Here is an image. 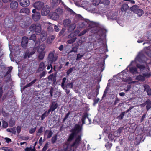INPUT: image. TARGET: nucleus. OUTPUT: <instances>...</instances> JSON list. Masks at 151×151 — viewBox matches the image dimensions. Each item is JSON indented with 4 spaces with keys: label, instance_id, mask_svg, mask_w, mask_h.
I'll use <instances>...</instances> for the list:
<instances>
[{
    "label": "nucleus",
    "instance_id": "f257e3e1",
    "mask_svg": "<svg viewBox=\"0 0 151 151\" xmlns=\"http://www.w3.org/2000/svg\"><path fill=\"white\" fill-rule=\"evenodd\" d=\"M81 126L78 124H76L74 127V128L72 130V134L70 135L68 140L70 141L72 140L74 138V137H77L76 140L74 143L70 146L66 145V148L68 147V150L70 151H73L74 150V149L73 147L76 148H77L79 146L80 144V142L81 140Z\"/></svg>",
    "mask_w": 151,
    "mask_h": 151
},
{
    "label": "nucleus",
    "instance_id": "f03ea898",
    "mask_svg": "<svg viewBox=\"0 0 151 151\" xmlns=\"http://www.w3.org/2000/svg\"><path fill=\"white\" fill-rule=\"evenodd\" d=\"M45 47V45L43 44L40 45L38 48L37 51L39 54L38 58L40 60H42L44 58L45 53V52L44 51Z\"/></svg>",
    "mask_w": 151,
    "mask_h": 151
},
{
    "label": "nucleus",
    "instance_id": "7ed1b4c3",
    "mask_svg": "<svg viewBox=\"0 0 151 151\" xmlns=\"http://www.w3.org/2000/svg\"><path fill=\"white\" fill-rule=\"evenodd\" d=\"M63 25L65 27H69V30L71 31L74 29L76 28V25L74 23L71 24L70 20L69 19H65L63 22Z\"/></svg>",
    "mask_w": 151,
    "mask_h": 151
},
{
    "label": "nucleus",
    "instance_id": "20e7f679",
    "mask_svg": "<svg viewBox=\"0 0 151 151\" xmlns=\"http://www.w3.org/2000/svg\"><path fill=\"white\" fill-rule=\"evenodd\" d=\"M29 30L31 31L35 32L37 34L40 33L41 31L40 24H32L30 27Z\"/></svg>",
    "mask_w": 151,
    "mask_h": 151
},
{
    "label": "nucleus",
    "instance_id": "39448f33",
    "mask_svg": "<svg viewBox=\"0 0 151 151\" xmlns=\"http://www.w3.org/2000/svg\"><path fill=\"white\" fill-rule=\"evenodd\" d=\"M56 11L57 13H51L49 15L50 18L52 19L56 20L58 19L59 18V15L62 14L63 12L62 10L60 9H57Z\"/></svg>",
    "mask_w": 151,
    "mask_h": 151
},
{
    "label": "nucleus",
    "instance_id": "423d86ee",
    "mask_svg": "<svg viewBox=\"0 0 151 151\" xmlns=\"http://www.w3.org/2000/svg\"><path fill=\"white\" fill-rule=\"evenodd\" d=\"M78 32H74L71 33L68 36V38H71L68 40L67 41L68 44H70L74 42L76 39V37H75L77 35Z\"/></svg>",
    "mask_w": 151,
    "mask_h": 151
},
{
    "label": "nucleus",
    "instance_id": "0eeeda50",
    "mask_svg": "<svg viewBox=\"0 0 151 151\" xmlns=\"http://www.w3.org/2000/svg\"><path fill=\"white\" fill-rule=\"evenodd\" d=\"M132 9L133 12L139 16H141L144 13L143 10L139 9V7L137 5L133 6Z\"/></svg>",
    "mask_w": 151,
    "mask_h": 151
},
{
    "label": "nucleus",
    "instance_id": "6e6552de",
    "mask_svg": "<svg viewBox=\"0 0 151 151\" xmlns=\"http://www.w3.org/2000/svg\"><path fill=\"white\" fill-rule=\"evenodd\" d=\"M33 13L32 15L33 19L35 21H38L40 18V15L39 12H36L35 9H33L32 11Z\"/></svg>",
    "mask_w": 151,
    "mask_h": 151
},
{
    "label": "nucleus",
    "instance_id": "1a4fd4ad",
    "mask_svg": "<svg viewBox=\"0 0 151 151\" xmlns=\"http://www.w3.org/2000/svg\"><path fill=\"white\" fill-rule=\"evenodd\" d=\"M50 12V8L49 6H44L42 10L41 14L42 16H46Z\"/></svg>",
    "mask_w": 151,
    "mask_h": 151
},
{
    "label": "nucleus",
    "instance_id": "9d476101",
    "mask_svg": "<svg viewBox=\"0 0 151 151\" xmlns=\"http://www.w3.org/2000/svg\"><path fill=\"white\" fill-rule=\"evenodd\" d=\"M44 6V3L40 1L35 2L33 4V6L37 10H40Z\"/></svg>",
    "mask_w": 151,
    "mask_h": 151
},
{
    "label": "nucleus",
    "instance_id": "9b49d317",
    "mask_svg": "<svg viewBox=\"0 0 151 151\" xmlns=\"http://www.w3.org/2000/svg\"><path fill=\"white\" fill-rule=\"evenodd\" d=\"M19 2L21 6L23 7H26L30 4L29 0H20Z\"/></svg>",
    "mask_w": 151,
    "mask_h": 151
},
{
    "label": "nucleus",
    "instance_id": "f8f14e48",
    "mask_svg": "<svg viewBox=\"0 0 151 151\" xmlns=\"http://www.w3.org/2000/svg\"><path fill=\"white\" fill-rule=\"evenodd\" d=\"M48 59L51 62V63H52L56 61L57 58L56 56H54V54L53 53L51 52L49 55Z\"/></svg>",
    "mask_w": 151,
    "mask_h": 151
},
{
    "label": "nucleus",
    "instance_id": "ddd939ff",
    "mask_svg": "<svg viewBox=\"0 0 151 151\" xmlns=\"http://www.w3.org/2000/svg\"><path fill=\"white\" fill-rule=\"evenodd\" d=\"M82 121L83 124L85 123H86L87 124H89L90 123L91 120L89 119L87 115L85 114L82 116Z\"/></svg>",
    "mask_w": 151,
    "mask_h": 151
},
{
    "label": "nucleus",
    "instance_id": "4468645a",
    "mask_svg": "<svg viewBox=\"0 0 151 151\" xmlns=\"http://www.w3.org/2000/svg\"><path fill=\"white\" fill-rule=\"evenodd\" d=\"M18 3L15 1H12L10 4V7L13 9H16L18 7Z\"/></svg>",
    "mask_w": 151,
    "mask_h": 151
},
{
    "label": "nucleus",
    "instance_id": "2eb2a0df",
    "mask_svg": "<svg viewBox=\"0 0 151 151\" xmlns=\"http://www.w3.org/2000/svg\"><path fill=\"white\" fill-rule=\"evenodd\" d=\"M28 41V38L26 37H23L22 39V45L24 48L25 47Z\"/></svg>",
    "mask_w": 151,
    "mask_h": 151
},
{
    "label": "nucleus",
    "instance_id": "dca6fc26",
    "mask_svg": "<svg viewBox=\"0 0 151 151\" xmlns=\"http://www.w3.org/2000/svg\"><path fill=\"white\" fill-rule=\"evenodd\" d=\"M53 134L52 131L50 130H46L45 132V137L47 138H50Z\"/></svg>",
    "mask_w": 151,
    "mask_h": 151
},
{
    "label": "nucleus",
    "instance_id": "f3484780",
    "mask_svg": "<svg viewBox=\"0 0 151 151\" xmlns=\"http://www.w3.org/2000/svg\"><path fill=\"white\" fill-rule=\"evenodd\" d=\"M19 13L24 14L25 15H29L30 13V10L28 8H23L20 10Z\"/></svg>",
    "mask_w": 151,
    "mask_h": 151
},
{
    "label": "nucleus",
    "instance_id": "a211bd4d",
    "mask_svg": "<svg viewBox=\"0 0 151 151\" xmlns=\"http://www.w3.org/2000/svg\"><path fill=\"white\" fill-rule=\"evenodd\" d=\"M66 78L65 77L63 78L61 86L65 90V91L66 93L68 94L69 93V90H68L67 89H65V83L66 81Z\"/></svg>",
    "mask_w": 151,
    "mask_h": 151
},
{
    "label": "nucleus",
    "instance_id": "6ab92c4d",
    "mask_svg": "<svg viewBox=\"0 0 151 151\" xmlns=\"http://www.w3.org/2000/svg\"><path fill=\"white\" fill-rule=\"evenodd\" d=\"M48 79L49 81H50L55 83L56 81V76L53 74L50 75L48 77Z\"/></svg>",
    "mask_w": 151,
    "mask_h": 151
},
{
    "label": "nucleus",
    "instance_id": "aec40b11",
    "mask_svg": "<svg viewBox=\"0 0 151 151\" xmlns=\"http://www.w3.org/2000/svg\"><path fill=\"white\" fill-rule=\"evenodd\" d=\"M55 36L54 35H50L49 36L47 40V42L48 43H51L52 41L55 38Z\"/></svg>",
    "mask_w": 151,
    "mask_h": 151
},
{
    "label": "nucleus",
    "instance_id": "412c9836",
    "mask_svg": "<svg viewBox=\"0 0 151 151\" xmlns=\"http://www.w3.org/2000/svg\"><path fill=\"white\" fill-rule=\"evenodd\" d=\"M47 37V33H44L42 34L40 36V38L41 40L44 41L45 40Z\"/></svg>",
    "mask_w": 151,
    "mask_h": 151
},
{
    "label": "nucleus",
    "instance_id": "4be33fe9",
    "mask_svg": "<svg viewBox=\"0 0 151 151\" xmlns=\"http://www.w3.org/2000/svg\"><path fill=\"white\" fill-rule=\"evenodd\" d=\"M136 79L140 81H143L145 80V78L143 75H140L137 76L136 78Z\"/></svg>",
    "mask_w": 151,
    "mask_h": 151
},
{
    "label": "nucleus",
    "instance_id": "5701e85b",
    "mask_svg": "<svg viewBox=\"0 0 151 151\" xmlns=\"http://www.w3.org/2000/svg\"><path fill=\"white\" fill-rule=\"evenodd\" d=\"M35 52V48H34L33 49L32 51L29 54L27 53H26L25 54V58H26L27 56L28 58L30 57Z\"/></svg>",
    "mask_w": 151,
    "mask_h": 151
},
{
    "label": "nucleus",
    "instance_id": "b1692460",
    "mask_svg": "<svg viewBox=\"0 0 151 151\" xmlns=\"http://www.w3.org/2000/svg\"><path fill=\"white\" fill-rule=\"evenodd\" d=\"M57 104L55 102H53L51 106V108L52 109V111H54L57 107Z\"/></svg>",
    "mask_w": 151,
    "mask_h": 151
},
{
    "label": "nucleus",
    "instance_id": "393cba45",
    "mask_svg": "<svg viewBox=\"0 0 151 151\" xmlns=\"http://www.w3.org/2000/svg\"><path fill=\"white\" fill-rule=\"evenodd\" d=\"M45 68V64L43 62H41L39 64V69L40 70H43Z\"/></svg>",
    "mask_w": 151,
    "mask_h": 151
},
{
    "label": "nucleus",
    "instance_id": "a878e982",
    "mask_svg": "<svg viewBox=\"0 0 151 151\" xmlns=\"http://www.w3.org/2000/svg\"><path fill=\"white\" fill-rule=\"evenodd\" d=\"M121 131V129H119L117 131L114 132V136L116 137L119 136Z\"/></svg>",
    "mask_w": 151,
    "mask_h": 151
},
{
    "label": "nucleus",
    "instance_id": "bb28decb",
    "mask_svg": "<svg viewBox=\"0 0 151 151\" xmlns=\"http://www.w3.org/2000/svg\"><path fill=\"white\" fill-rule=\"evenodd\" d=\"M73 87V83H68L65 86V89H67L70 91V89Z\"/></svg>",
    "mask_w": 151,
    "mask_h": 151
},
{
    "label": "nucleus",
    "instance_id": "cd10ccee",
    "mask_svg": "<svg viewBox=\"0 0 151 151\" xmlns=\"http://www.w3.org/2000/svg\"><path fill=\"white\" fill-rule=\"evenodd\" d=\"M147 105L146 106V108L147 110H148L151 108V101L147 100L146 101Z\"/></svg>",
    "mask_w": 151,
    "mask_h": 151
},
{
    "label": "nucleus",
    "instance_id": "c85d7f7f",
    "mask_svg": "<svg viewBox=\"0 0 151 151\" xmlns=\"http://www.w3.org/2000/svg\"><path fill=\"white\" fill-rule=\"evenodd\" d=\"M143 75L144 77L145 78H149L151 76V73L150 72L145 73L143 74Z\"/></svg>",
    "mask_w": 151,
    "mask_h": 151
},
{
    "label": "nucleus",
    "instance_id": "c756f323",
    "mask_svg": "<svg viewBox=\"0 0 151 151\" xmlns=\"http://www.w3.org/2000/svg\"><path fill=\"white\" fill-rule=\"evenodd\" d=\"M6 131L7 132L12 133L14 134H15L16 133L15 129V128L11 129H6Z\"/></svg>",
    "mask_w": 151,
    "mask_h": 151
},
{
    "label": "nucleus",
    "instance_id": "7c9ffc66",
    "mask_svg": "<svg viewBox=\"0 0 151 151\" xmlns=\"http://www.w3.org/2000/svg\"><path fill=\"white\" fill-rule=\"evenodd\" d=\"M36 129V127H35L34 128H30L29 130V133L30 134H33Z\"/></svg>",
    "mask_w": 151,
    "mask_h": 151
},
{
    "label": "nucleus",
    "instance_id": "2f4dec72",
    "mask_svg": "<svg viewBox=\"0 0 151 151\" xmlns=\"http://www.w3.org/2000/svg\"><path fill=\"white\" fill-rule=\"evenodd\" d=\"M123 79L124 81L126 82H128V83L129 82H130L131 81V78L130 77H128L127 78H126L124 77H123Z\"/></svg>",
    "mask_w": 151,
    "mask_h": 151
},
{
    "label": "nucleus",
    "instance_id": "473e14b6",
    "mask_svg": "<svg viewBox=\"0 0 151 151\" xmlns=\"http://www.w3.org/2000/svg\"><path fill=\"white\" fill-rule=\"evenodd\" d=\"M35 148L34 147L33 148L32 147H26L25 149V151H34Z\"/></svg>",
    "mask_w": 151,
    "mask_h": 151
},
{
    "label": "nucleus",
    "instance_id": "72a5a7b5",
    "mask_svg": "<svg viewBox=\"0 0 151 151\" xmlns=\"http://www.w3.org/2000/svg\"><path fill=\"white\" fill-rule=\"evenodd\" d=\"M48 115V113H47V111H45L42 116L41 117V120H43L44 119L45 117L47 116Z\"/></svg>",
    "mask_w": 151,
    "mask_h": 151
},
{
    "label": "nucleus",
    "instance_id": "f704fd0d",
    "mask_svg": "<svg viewBox=\"0 0 151 151\" xmlns=\"http://www.w3.org/2000/svg\"><path fill=\"white\" fill-rule=\"evenodd\" d=\"M43 127H41L38 130V132L37 133V135H40V134L41 133L43 130Z\"/></svg>",
    "mask_w": 151,
    "mask_h": 151
},
{
    "label": "nucleus",
    "instance_id": "c9c22d12",
    "mask_svg": "<svg viewBox=\"0 0 151 151\" xmlns=\"http://www.w3.org/2000/svg\"><path fill=\"white\" fill-rule=\"evenodd\" d=\"M84 55V54L81 55L80 54H77L76 60H80L81 58Z\"/></svg>",
    "mask_w": 151,
    "mask_h": 151
},
{
    "label": "nucleus",
    "instance_id": "e433bc0d",
    "mask_svg": "<svg viewBox=\"0 0 151 151\" xmlns=\"http://www.w3.org/2000/svg\"><path fill=\"white\" fill-rule=\"evenodd\" d=\"M127 5L126 4L123 5L121 8V10L123 12L125 11L127 8Z\"/></svg>",
    "mask_w": 151,
    "mask_h": 151
},
{
    "label": "nucleus",
    "instance_id": "4c0bfd02",
    "mask_svg": "<svg viewBox=\"0 0 151 151\" xmlns=\"http://www.w3.org/2000/svg\"><path fill=\"white\" fill-rule=\"evenodd\" d=\"M36 36L35 34L32 35L30 37V40H33L35 41L36 39Z\"/></svg>",
    "mask_w": 151,
    "mask_h": 151
},
{
    "label": "nucleus",
    "instance_id": "58836bf2",
    "mask_svg": "<svg viewBox=\"0 0 151 151\" xmlns=\"http://www.w3.org/2000/svg\"><path fill=\"white\" fill-rule=\"evenodd\" d=\"M51 69V70H50L49 72V73H51L52 72V65L51 64H50V65H48L47 66V70H49V69Z\"/></svg>",
    "mask_w": 151,
    "mask_h": 151
},
{
    "label": "nucleus",
    "instance_id": "ea45409f",
    "mask_svg": "<svg viewBox=\"0 0 151 151\" xmlns=\"http://www.w3.org/2000/svg\"><path fill=\"white\" fill-rule=\"evenodd\" d=\"M49 25L50 26L48 27V29L49 31H51L53 29V27H54V24H50Z\"/></svg>",
    "mask_w": 151,
    "mask_h": 151
},
{
    "label": "nucleus",
    "instance_id": "a19ab883",
    "mask_svg": "<svg viewBox=\"0 0 151 151\" xmlns=\"http://www.w3.org/2000/svg\"><path fill=\"white\" fill-rule=\"evenodd\" d=\"M48 143L46 144L42 150V151H46L47 150L48 147Z\"/></svg>",
    "mask_w": 151,
    "mask_h": 151
},
{
    "label": "nucleus",
    "instance_id": "79ce46f5",
    "mask_svg": "<svg viewBox=\"0 0 151 151\" xmlns=\"http://www.w3.org/2000/svg\"><path fill=\"white\" fill-rule=\"evenodd\" d=\"M3 123V126L4 128H6L8 126V123L5 121H3L2 122Z\"/></svg>",
    "mask_w": 151,
    "mask_h": 151
},
{
    "label": "nucleus",
    "instance_id": "37998d69",
    "mask_svg": "<svg viewBox=\"0 0 151 151\" xmlns=\"http://www.w3.org/2000/svg\"><path fill=\"white\" fill-rule=\"evenodd\" d=\"M143 87L144 88V90L145 91H147L148 90H149L150 88L149 86L147 85H143Z\"/></svg>",
    "mask_w": 151,
    "mask_h": 151
},
{
    "label": "nucleus",
    "instance_id": "c03bdc74",
    "mask_svg": "<svg viewBox=\"0 0 151 151\" xmlns=\"http://www.w3.org/2000/svg\"><path fill=\"white\" fill-rule=\"evenodd\" d=\"M111 146L112 144H111L109 143L108 142L105 145V147L107 149H110L111 147Z\"/></svg>",
    "mask_w": 151,
    "mask_h": 151
},
{
    "label": "nucleus",
    "instance_id": "a18cd8bd",
    "mask_svg": "<svg viewBox=\"0 0 151 151\" xmlns=\"http://www.w3.org/2000/svg\"><path fill=\"white\" fill-rule=\"evenodd\" d=\"M66 30V29L65 28H63L62 30L60 31L59 32V35H62L65 32V30Z\"/></svg>",
    "mask_w": 151,
    "mask_h": 151
},
{
    "label": "nucleus",
    "instance_id": "49530a36",
    "mask_svg": "<svg viewBox=\"0 0 151 151\" xmlns=\"http://www.w3.org/2000/svg\"><path fill=\"white\" fill-rule=\"evenodd\" d=\"M54 27L55 30V31L58 32L59 31L60 29L58 26L54 25Z\"/></svg>",
    "mask_w": 151,
    "mask_h": 151
},
{
    "label": "nucleus",
    "instance_id": "de8ad7c7",
    "mask_svg": "<svg viewBox=\"0 0 151 151\" xmlns=\"http://www.w3.org/2000/svg\"><path fill=\"white\" fill-rule=\"evenodd\" d=\"M56 140H57L56 136H55L53 137L52 138V139H51V141H52V142L53 143H55V142Z\"/></svg>",
    "mask_w": 151,
    "mask_h": 151
},
{
    "label": "nucleus",
    "instance_id": "09e8293b",
    "mask_svg": "<svg viewBox=\"0 0 151 151\" xmlns=\"http://www.w3.org/2000/svg\"><path fill=\"white\" fill-rule=\"evenodd\" d=\"M16 129L17 133H18V134H19L21 132V127L19 126H17V127Z\"/></svg>",
    "mask_w": 151,
    "mask_h": 151
},
{
    "label": "nucleus",
    "instance_id": "8fccbe9b",
    "mask_svg": "<svg viewBox=\"0 0 151 151\" xmlns=\"http://www.w3.org/2000/svg\"><path fill=\"white\" fill-rule=\"evenodd\" d=\"M46 74L47 73L45 71L43 72L40 75V77L41 78L44 77Z\"/></svg>",
    "mask_w": 151,
    "mask_h": 151
},
{
    "label": "nucleus",
    "instance_id": "3c124183",
    "mask_svg": "<svg viewBox=\"0 0 151 151\" xmlns=\"http://www.w3.org/2000/svg\"><path fill=\"white\" fill-rule=\"evenodd\" d=\"M100 1V0H94L93 2L94 4H95V5H98Z\"/></svg>",
    "mask_w": 151,
    "mask_h": 151
},
{
    "label": "nucleus",
    "instance_id": "603ef678",
    "mask_svg": "<svg viewBox=\"0 0 151 151\" xmlns=\"http://www.w3.org/2000/svg\"><path fill=\"white\" fill-rule=\"evenodd\" d=\"M52 1L54 3H60L61 1V0H52Z\"/></svg>",
    "mask_w": 151,
    "mask_h": 151
},
{
    "label": "nucleus",
    "instance_id": "864d4df0",
    "mask_svg": "<svg viewBox=\"0 0 151 151\" xmlns=\"http://www.w3.org/2000/svg\"><path fill=\"white\" fill-rule=\"evenodd\" d=\"M73 69L72 68H71L69 69L67 72V75H69V74L72 72V71H73Z\"/></svg>",
    "mask_w": 151,
    "mask_h": 151
},
{
    "label": "nucleus",
    "instance_id": "5fc2aeb1",
    "mask_svg": "<svg viewBox=\"0 0 151 151\" xmlns=\"http://www.w3.org/2000/svg\"><path fill=\"white\" fill-rule=\"evenodd\" d=\"M114 136L112 134H109L108 136L109 138L111 140H112L114 138Z\"/></svg>",
    "mask_w": 151,
    "mask_h": 151
},
{
    "label": "nucleus",
    "instance_id": "6e6d98bb",
    "mask_svg": "<svg viewBox=\"0 0 151 151\" xmlns=\"http://www.w3.org/2000/svg\"><path fill=\"white\" fill-rule=\"evenodd\" d=\"M9 149V148L7 147H2L0 148L1 150H4V151H8Z\"/></svg>",
    "mask_w": 151,
    "mask_h": 151
},
{
    "label": "nucleus",
    "instance_id": "4d7b16f0",
    "mask_svg": "<svg viewBox=\"0 0 151 151\" xmlns=\"http://www.w3.org/2000/svg\"><path fill=\"white\" fill-rule=\"evenodd\" d=\"M86 32V30L83 31L81 32L78 35L79 36H81L84 35Z\"/></svg>",
    "mask_w": 151,
    "mask_h": 151
},
{
    "label": "nucleus",
    "instance_id": "13d9d810",
    "mask_svg": "<svg viewBox=\"0 0 151 151\" xmlns=\"http://www.w3.org/2000/svg\"><path fill=\"white\" fill-rule=\"evenodd\" d=\"M146 91L148 95H151V88H150Z\"/></svg>",
    "mask_w": 151,
    "mask_h": 151
},
{
    "label": "nucleus",
    "instance_id": "bf43d9fd",
    "mask_svg": "<svg viewBox=\"0 0 151 151\" xmlns=\"http://www.w3.org/2000/svg\"><path fill=\"white\" fill-rule=\"evenodd\" d=\"M70 114V112H68L66 115L65 116V117L64 118V120H66L68 118V116H69V115Z\"/></svg>",
    "mask_w": 151,
    "mask_h": 151
},
{
    "label": "nucleus",
    "instance_id": "052dcab7",
    "mask_svg": "<svg viewBox=\"0 0 151 151\" xmlns=\"http://www.w3.org/2000/svg\"><path fill=\"white\" fill-rule=\"evenodd\" d=\"M5 139L6 142L8 143H9L11 141V139L9 138H6Z\"/></svg>",
    "mask_w": 151,
    "mask_h": 151
},
{
    "label": "nucleus",
    "instance_id": "680f3d73",
    "mask_svg": "<svg viewBox=\"0 0 151 151\" xmlns=\"http://www.w3.org/2000/svg\"><path fill=\"white\" fill-rule=\"evenodd\" d=\"M32 84L31 83H29L27 85H26L24 87V88H26L27 87H30V86H31Z\"/></svg>",
    "mask_w": 151,
    "mask_h": 151
},
{
    "label": "nucleus",
    "instance_id": "e2e57ef3",
    "mask_svg": "<svg viewBox=\"0 0 151 151\" xmlns=\"http://www.w3.org/2000/svg\"><path fill=\"white\" fill-rule=\"evenodd\" d=\"M32 84L31 83H29L27 85H26L24 87V88H26L27 87H30V86H31Z\"/></svg>",
    "mask_w": 151,
    "mask_h": 151
},
{
    "label": "nucleus",
    "instance_id": "0e129e2a",
    "mask_svg": "<svg viewBox=\"0 0 151 151\" xmlns=\"http://www.w3.org/2000/svg\"><path fill=\"white\" fill-rule=\"evenodd\" d=\"M32 84L31 83H29L27 85H26L24 87V88H26L27 87H30V86H31Z\"/></svg>",
    "mask_w": 151,
    "mask_h": 151
},
{
    "label": "nucleus",
    "instance_id": "69168bd1",
    "mask_svg": "<svg viewBox=\"0 0 151 151\" xmlns=\"http://www.w3.org/2000/svg\"><path fill=\"white\" fill-rule=\"evenodd\" d=\"M125 114L124 112H122L121 113L120 115L118 117H120L121 119H122L123 118Z\"/></svg>",
    "mask_w": 151,
    "mask_h": 151
},
{
    "label": "nucleus",
    "instance_id": "338daca9",
    "mask_svg": "<svg viewBox=\"0 0 151 151\" xmlns=\"http://www.w3.org/2000/svg\"><path fill=\"white\" fill-rule=\"evenodd\" d=\"M124 1H128L132 4H134L135 3V1L133 0H124Z\"/></svg>",
    "mask_w": 151,
    "mask_h": 151
},
{
    "label": "nucleus",
    "instance_id": "774afa93",
    "mask_svg": "<svg viewBox=\"0 0 151 151\" xmlns=\"http://www.w3.org/2000/svg\"><path fill=\"white\" fill-rule=\"evenodd\" d=\"M73 52L75 53L76 52H77V49H75V48L74 47L72 49V50L70 52V53H71Z\"/></svg>",
    "mask_w": 151,
    "mask_h": 151
}]
</instances>
